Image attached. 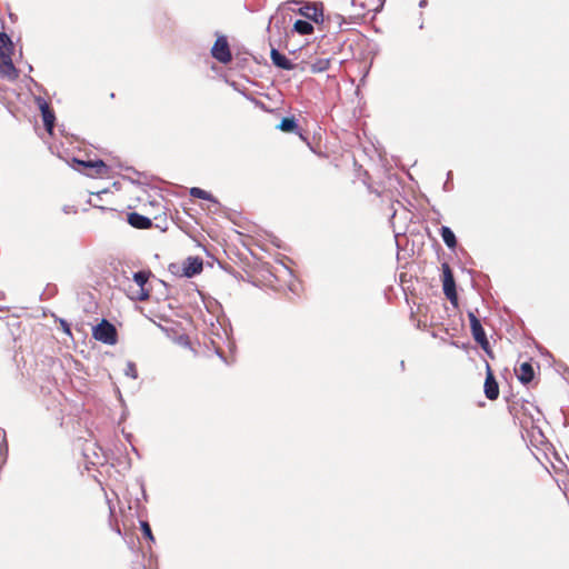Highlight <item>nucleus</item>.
<instances>
[{"mask_svg":"<svg viewBox=\"0 0 569 569\" xmlns=\"http://www.w3.org/2000/svg\"><path fill=\"white\" fill-rule=\"evenodd\" d=\"M12 50L13 47L10 37L4 32H0V53L10 52V54H12Z\"/></svg>","mask_w":569,"mask_h":569,"instance_id":"6ab92c4d","label":"nucleus"},{"mask_svg":"<svg viewBox=\"0 0 569 569\" xmlns=\"http://www.w3.org/2000/svg\"><path fill=\"white\" fill-rule=\"evenodd\" d=\"M152 276L150 270L138 271L133 274V281L136 287L130 286L128 289V296L134 301H146L150 298V289L146 287L150 277Z\"/></svg>","mask_w":569,"mask_h":569,"instance_id":"f03ea898","label":"nucleus"},{"mask_svg":"<svg viewBox=\"0 0 569 569\" xmlns=\"http://www.w3.org/2000/svg\"><path fill=\"white\" fill-rule=\"evenodd\" d=\"M270 57L272 63L280 69L283 70H292L293 63L282 53H280L277 49H271Z\"/></svg>","mask_w":569,"mask_h":569,"instance_id":"ddd939ff","label":"nucleus"},{"mask_svg":"<svg viewBox=\"0 0 569 569\" xmlns=\"http://www.w3.org/2000/svg\"><path fill=\"white\" fill-rule=\"evenodd\" d=\"M61 326H62L63 331H64L66 333L71 335V330H70V327H69V325H68V322H67V321L61 320Z\"/></svg>","mask_w":569,"mask_h":569,"instance_id":"5701e85b","label":"nucleus"},{"mask_svg":"<svg viewBox=\"0 0 569 569\" xmlns=\"http://www.w3.org/2000/svg\"><path fill=\"white\" fill-rule=\"evenodd\" d=\"M190 196L193 198L211 201L216 204L219 203L218 200L210 192L198 187H193L190 189Z\"/></svg>","mask_w":569,"mask_h":569,"instance_id":"f3484780","label":"nucleus"},{"mask_svg":"<svg viewBox=\"0 0 569 569\" xmlns=\"http://www.w3.org/2000/svg\"><path fill=\"white\" fill-rule=\"evenodd\" d=\"M0 76L9 81H14L19 72L14 67L10 52L0 53Z\"/></svg>","mask_w":569,"mask_h":569,"instance_id":"6e6552de","label":"nucleus"},{"mask_svg":"<svg viewBox=\"0 0 569 569\" xmlns=\"http://www.w3.org/2000/svg\"><path fill=\"white\" fill-rule=\"evenodd\" d=\"M299 12L307 19H310L315 22L322 21L323 18L322 8H319L316 4H307L303 8H301Z\"/></svg>","mask_w":569,"mask_h":569,"instance_id":"f8f14e48","label":"nucleus"},{"mask_svg":"<svg viewBox=\"0 0 569 569\" xmlns=\"http://www.w3.org/2000/svg\"><path fill=\"white\" fill-rule=\"evenodd\" d=\"M329 67H330V59L321 58V59L316 60L311 64V71L312 72H323V71L328 70Z\"/></svg>","mask_w":569,"mask_h":569,"instance_id":"aec40b11","label":"nucleus"},{"mask_svg":"<svg viewBox=\"0 0 569 569\" xmlns=\"http://www.w3.org/2000/svg\"><path fill=\"white\" fill-rule=\"evenodd\" d=\"M468 318H469V321H470L471 335H472L475 341L477 343H479L480 347L485 351L488 352L489 341L487 339L486 332H485V330L482 328V325H481L480 320L478 319V317L472 311L468 312Z\"/></svg>","mask_w":569,"mask_h":569,"instance_id":"423d86ee","label":"nucleus"},{"mask_svg":"<svg viewBox=\"0 0 569 569\" xmlns=\"http://www.w3.org/2000/svg\"><path fill=\"white\" fill-rule=\"evenodd\" d=\"M212 57L221 63H229L232 60V54L226 37H218L211 49Z\"/></svg>","mask_w":569,"mask_h":569,"instance_id":"0eeeda50","label":"nucleus"},{"mask_svg":"<svg viewBox=\"0 0 569 569\" xmlns=\"http://www.w3.org/2000/svg\"><path fill=\"white\" fill-rule=\"evenodd\" d=\"M298 128H299V126H298L295 117H286L277 126V129H279L283 132H296V131H298Z\"/></svg>","mask_w":569,"mask_h":569,"instance_id":"4468645a","label":"nucleus"},{"mask_svg":"<svg viewBox=\"0 0 569 569\" xmlns=\"http://www.w3.org/2000/svg\"><path fill=\"white\" fill-rule=\"evenodd\" d=\"M39 108L41 110L42 120H43L46 130L49 133H52V130L54 127V121H56V116H54L53 110L50 108L48 102H46L44 100L39 101Z\"/></svg>","mask_w":569,"mask_h":569,"instance_id":"9d476101","label":"nucleus"},{"mask_svg":"<svg viewBox=\"0 0 569 569\" xmlns=\"http://www.w3.org/2000/svg\"><path fill=\"white\" fill-rule=\"evenodd\" d=\"M519 381L523 385L530 383L535 378V370L530 362H522L515 370Z\"/></svg>","mask_w":569,"mask_h":569,"instance_id":"9b49d317","label":"nucleus"},{"mask_svg":"<svg viewBox=\"0 0 569 569\" xmlns=\"http://www.w3.org/2000/svg\"><path fill=\"white\" fill-rule=\"evenodd\" d=\"M141 531H142L143 538H146V539H148L150 541L154 540V537H153L152 531H151V527H150V525L147 521H142L141 522Z\"/></svg>","mask_w":569,"mask_h":569,"instance_id":"412c9836","label":"nucleus"},{"mask_svg":"<svg viewBox=\"0 0 569 569\" xmlns=\"http://www.w3.org/2000/svg\"><path fill=\"white\" fill-rule=\"evenodd\" d=\"M440 234L442 237L443 242L447 244L448 248L453 249L457 246V239L455 233L449 227H441Z\"/></svg>","mask_w":569,"mask_h":569,"instance_id":"dca6fc26","label":"nucleus"},{"mask_svg":"<svg viewBox=\"0 0 569 569\" xmlns=\"http://www.w3.org/2000/svg\"><path fill=\"white\" fill-rule=\"evenodd\" d=\"M92 337L104 345L113 346L118 342V332L116 327L107 319H102L92 328Z\"/></svg>","mask_w":569,"mask_h":569,"instance_id":"7ed1b4c3","label":"nucleus"},{"mask_svg":"<svg viewBox=\"0 0 569 569\" xmlns=\"http://www.w3.org/2000/svg\"><path fill=\"white\" fill-rule=\"evenodd\" d=\"M86 166L93 169L99 177H108L109 174V167L102 160L88 161Z\"/></svg>","mask_w":569,"mask_h":569,"instance_id":"2eb2a0df","label":"nucleus"},{"mask_svg":"<svg viewBox=\"0 0 569 569\" xmlns=\"http://www.w3.org/2000/svg\"><path fill=\"white\" fill-rule=\"evenodd\" d=\"M293 30L299 34L307 36L313 32V26L306 20H297L293 24Z\"/></svg>","mask_w":569,"mask_h":569,"instance_id":"a211bd4d","label":"nucleus"},{"mask_svg":"<svg viewBox=\"0 0 569 569\" xmlns=\"http://www.w3.org/2000/svg\"><path fill=\"white\" fill-rule=\"evenodd\" d=\"M126 373H127L128 376H130L131 378H133V379H136V378H137V368H136L134 363L129 362V363L127 365Z\"/></svg>","mask_w":569,"mask_h":569,"instance_id":"4be33fe9","label":"nucleus"},{"mask_svg":"<svg viewBox=\"0 0 569 569\" xmlns=\"http://www.w3.org/2000/svg\"><path fill=\"white\" fill-rule=\"evenodd\" d=\"M483 388L485 395L489 400H496L499 397V386L489 365H487V375Z\"/></svg>","mask_w":569,"mask_h":569,"instance_id":"1a4fd4ad","label":"nucleus"},{"mask_svg":"<svg viewBox=\"0 0 569 569\" xmlns=\"http://www.w3.org/2000/svg\"><path fill=\"white\" fill-rule=\"evenodd\" d=\"M203 269V261L199 257H188L181 266L171 264L170 270L174 274L191 278L199 274Z\"/></svg>","mask_w":569,"mask_h":569,"instance_id":"20e7f679","label":"nucleus"},{"mask_svg":"<svg viewBox=\"0 0 569 569\" xmlns=\"http://www.w3.org/2000/svg\"><path fill=\"white\" fill-rule=\"evenodd\" d=\"M142 196L143 197H138V200L148 201L149 206L156 209L154 212L147 210L146 209L147 204L144 203L142 210L148 216L140 214L138 212H130V213H128L127 221L131 227H133L136 229L144 230V229L151 228V226H152L150 217H152V219H158L161 214H164V211H163V206L160 200L150 199V194H148V192L146 190H142Z\"/></svg>","mask_w":569,"mask_h":569,"instance_id":"f257e3e1","label":"nucleus"},{"mask_svg":"<svg viewBox=\"0 0 569 569\" xmlns=\"http://www.w3.org/2000/svg\"><path fill=\"white\" fill-rule=\"evenodd\" d=\"M442 288L447 299L455 306H458V295L453 273L448 263H442Z\"/></svg>","mask_w":569,"mask_h":569,"instance_id":"39448f33","label":"nucleus"}]
</instances>
